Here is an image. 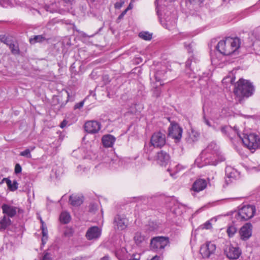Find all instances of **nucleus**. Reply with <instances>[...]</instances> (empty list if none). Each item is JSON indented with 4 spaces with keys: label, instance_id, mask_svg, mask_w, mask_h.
Returning <instances> with one entry per match:
<instances>
[{
    "label": "nucleus",
    "instance_id": "55",
    "mask_svg": "<svg viewBox=\"0 0 260 260\" xmlns=\"http://www.w3.org/2000/svg\"><path fill=\"white\" fill-rule=\"evenodd\" d=\"M127 11H128L126 9H125L121 14H123V15L124 16L126 14Z\"/></svg>",
    "mask_w": 260,
    "mask_h": 260
},
{
    "label": "nucleus",
    "instance_id": "52",
    "mask_svg": "<svg viewBox=\"0 0 260 260\" xmlns=\"http://www.w3.org/2000/svg\"><path fill=\"white\" fill-rule=\"evenodd\" d=\"M100 260H109V257L108 256H105L102 257Z\"/></svg>",
    "mask_w": 260,
    "mask_h": 260
},
{
    "label": "nucleus",
    "instance_id": "6",
    "mask_svg": "<svg viewBox=\"0 0 260 260\" xmlns=\"http://www.w3.org/2000/svg\"><path fill=\"white\" fill-rule=\"evenodd\" d=\"M166 143V135L161 132H157L154 133L151 137L150 147L153 146L161 148L165 145Z\"/></svg>",
    "mask_w": 260,
    "mask_h": 260
},
{
    "label": "nucleus",
    "instance_id": "33",
    "mask_svg": "<svg viewBox=\"0 0 260 260\" xmlns=\"http://www.w3.org/2000/svg\"><path fill=\"white\" fill-rule=\"evenodd\" d=\"M165 0H156L155 1V5L156 6V13L158 16L160 15V12L161 11L160 5H165L164 2Z\"/></svg>",
    "mask_w": 260,
    "mask_h": 260
},
{
    "label": "nucleus",
    "instance_id": "31",
    "mask_svg": "<svg viewBox=\"0 0 260 260\" xmlns=\"http://www.w3.org/2000/svg\"><path fill=\"white\" fill-rule=\"evenodd\" d=\"M0 41L6 44L7 46H9L10 45V43H12L13 41L9 36H7L5 35H1Z\"/></svg>",
    "mask_w": 260,
    "mask_h": 260
},
{
    "label": "nucleus",
    "instance_id": "23",
    "mask_svg": "<svg viewBox=\"0 0 260 260\" xmlns=\"http://www.w3.org/2000/svg\"><path fill=\"white\" fill-rule=\"evenodd\" d=\"M69 201L73 206H79L83 202V197L77 195H71L70 196Z\"/></svg>",
    "mask_w": 260,
    "mask_h": 260
},
{
    "label": "nucleus",
    "instance_id": "62",
    "mask_svg": "<svg viewBox=\"0 0 260 260\" xmlns=\"http://www.w3.org/2000/svg\"><path fill=\"white\" fill-rule=\"evenodd\" d=\"M67 93H68V96H69V93L68 92H67Z\"/></svg>",
    "mask_w": 260,
    "mask_h": 260
},
{
    "label": "nucleus",
    "instance_id": "16",
    "mask_svg": "<svg viewBox=\"0 0 260 260\" xmlns=\"http://www.w3.org/2000/svg\"><path fill=\"white\" fill-rule=\"evenodd\" d=\"M221 153V152H220L218 146L216 143L211 142L202 151L201 156H207L208 154L217 155V153Z\"/></svg>",
    "mask_w": 260,
    "mask_h": 260
},
{
    "label": "nucleus",
    "instance_id": "60",
    "mask_svg": "<svg viewBox=\"0 0 260 260\" xmlns=\"http://www.w3.org/2000/svg\"><path fill=\"white\" fill-rule=\"evenodd\" d=\"M0 5H2V1L0 0Z\"/></svg>",
    "mask_w": 260,
    "mask_h": 260
},
{
    "label": "nucleus",
    "instance_id": "43",
    "mask_svg": "<svg viewBox=\"0 0 260 260\" xmlns=\"http://www.w3.org/2000/svg\"><path fill=\"white\" fill-rule=\"evenodd\" d=\"M203 229H210L212 228V224L210 221H207L203 225Z\"/></svg>",
    "mask_w": 260,
    "mask_h": 260
},
{
    "label": "nucleus",
    "instance_id": "22",
    "mask_svg": "<svg viewBox=\"0 0 260 260\" xmlns=\"http://www.w3.org/2000/svg\"><path fill=\"white\" fill-rule=\"evenodd\" d=\"M200 133L197 131L191 129L188 133V137L186 138V141L188 144H192L198 141L200 138Z\"/></svg>",
    "mask_w": 260,
    "mask_h": 260
},
{
    "label": "nucleus",
    "instance_id": "29",
    "mask_svg": "<svg viewBox=\"0 0 260 260\" xmlns=\"http://www.w3.org/2000/svg\"><path fill=\"white\" fill-rule=\"evenodd\" d=\"M46 40V38L42 35L35 36L34 38L29 39V42L30 44H35L39 42L41 43Z\"/></svg>",
    "mask_w": 260,
    "mask_h": 260
},
{
    "label": "nucleus",
    "instance_id": "21",
    "mask_svg": "<svg viewBox=\"0 0 260 260\" xmlns=\"http://www.w3.org/2000/svg\"><path fill=\"white\" fill-rule=\"evenodd\" d=\"M115 138L111 135H105L102 137V143L106 147H111L115 141Z\"/></svg>",
    "mask_w": 260,
    "mask_h": 260
},
{
    "label": "nucleus",
    "instance_id": "58",
    "mask_svg": "<svg viewBox=\"0 0 260 260\" xmlns=\"http://www.w3.org/2000/svg\"><path fill=\"white\" fill-rule=\"evenodd\" d=\"M230 1V0H223V1H224V2H229V1Z\"/></svg>",
    "mask_w": 260,
    "mask_h": 260
},
{
    "label": "nucleus",
    "instance_id": "20",
    "mask_svg": "<svg viewBox=\"0 0 260 260\" xmlns=\"http://www.w3.org/2000/svg\"><path fill=\"white\" fill-rule=\"evenodd\" d=\"M164 22H162V20L161 19L162 24L167 29H170L171 26H175L176 24V20L174 17L170 16H166L164 17Z\"/></svg>",
    "mask_w": 260,
    "mask_h": 260
},
{
    "label": "nucleus",
    "instance_id": "10",
    "mask_svg": "<svg viewBox=\"0 0 260 260\" xmlns=\"http://www.w3.org/2000/svg\"><path fill=\"white\" fill-rule=\"evenodd\" d=\"M216 248L215 244L208 242L201 247L200 253L203 258H208L211 255L214 253Z\"/></svg>",
    "mask_w": 260,
    "mask_h": 260
},
{
    "label": "nucleus",
    "instance_id": "39",
    "mask_svg": "<svg viewBox=\"0 0 260 260\" xmlns=\"http://www.w3.org/2000/svg\"><path fill=\"white\" fill-rule=\"evenodd\" d=\"M164 73L161 72V71H157L155 74V75H154V77H155V79L156 80V81H160L161 80V75Z\"/></svg>",
    "mask_w": 260,
    "mask_h": 260
},
{
    "label": "nucleus",
    "instance_id": "13",
    "mask_svg": "<svg viewBox=\"0 0 260 260\" xmlns=\"http://www.w3.org/2000/svg\"><path fill=\"white\" fill-rule=\"evenodd\" d=\"M101 128V124L95 120L86 122L84 124L85 131L89 134H96Z\"/></svg>",
    "mask_w": 260,
    "mask_h": 260
},
{
    "label": "nucleus",
    "instance_id": "18",
    "mask_svg": "<svg viewBox=\"0 0 260 260\" xmlns=\"http://www.w3.org/2000/svg\"><path fill=\"white\" fill-rule=\"evenodd\" d=\"M170 158L169 154L163 150H161L157 153V160L161 166H166L168 164L170 161Z\"/></svg>",
    "mask_w": 260,
    "mask_h": 260
},
{
    "label": "nucleus",
    "instance_id": "11",
    "mask_svg": "<svg viewBox=\"0 0 260 260\" xmlns=\"http://www.w3.org/2000/svg\"><path fill=\"white\" fill-rule=\"evenodd\" d=\"M102 230L97 226H91L87 230L85 237L88 240L98 239L101 236Z\"/></svg>",
    "mask_w": 260,
    "mask_h": 260
},
{
    "label": "nucleus",
    "instance_id": "48",
    "mask_svg": "<svg viewBox=\"0 0 260 260\" xmlns=\"http://www.w3.org/2000/svg\"><path fill=\"white\" fill-rule=\"evenodd\" d=\"M96 207H95L94 205H92L90 206L89 211L90 212H94V210H96Z\"/></svg>",
    "mask_w": 260,
    "mask_h": 260
},
{
    "label": "nucleus",
    "instance_id": "54",
    "mask_svg": "<svg viewBox=\"0 0 260 260\" xmlns=\"http://www.w3.org/2000/svg\"><path fill=\"white\" fill-rule=\"evenodd\" d=\"M132 9V4H130L126 9L127 11H128V10H129Z\"/></svg>",
    "mask_w": 260,
    "mask_h": 260
},
{
    "label": "nucleus",
    "instance_id": "27",
    "mask_svg": "<svg viewBox=\"0 0 260 260\" xmlns=\"http://www.w3.org/2000/svg\"><path fill=\"white\" fill-rule=\"evenodd\" d=\"M59 219L61 222L67 224L70 222L71 216L69 213L63 212L60 214Z\"/></svg>",
    "mask_w": 260,
    "mask_h": 260
},
{
    "label": "nucleus",
    "instance_id": "24",
    "mask_svg": "<svg viewBox=\"0 0 260 260\" xmlns=\"http://www.w3.org/2000/svg\"><path fill=\"white\" fill-rule=\"evenodd\" d=\"M11 223L10 219L7 216L4 215L0 221V230H6Z\"/></svg>",
    "mask_w": 260,
    "mask_h": 260
},
{
    "label": "nucleus",
    "instance_id": "53",
    "mask_svg": "<svg viewBox=\"0 0 260 260\" xmlns=\"http://www.w3.org/2000/svg\"><path fill=\"white\" fill-rule=\"evenodd\" d=\"M205 122L206 123V124L209 126H210V122L209 121V120H207L205 118Z\"/></svg>",
    "mask_w": 260,
    "mask_h": 260
},
{
    "label": "nucleus",
    "instance_id": "38",
    "mask_svg": "<svg viewBox=\"0 0 260 260\" xmlns=\"http://www.w3.org/2000/svg\"><path fill=\"white\" fill-rule=\"evenodd\" d=\"M41 260H52L51 254L47 251H45Z\"/></svg>",
    "mask_w": 260,
    "mask_h": 260
},
{
    "label": "nucleus",
    "instance_id": "59",
    "mask_svg": "<svg viewBox=\"0 0 260 260\" xmlns=\"http://www.w3.org/2000/svg\"><path fill=\"white\" fill-rule=\"evenodd\" d=\"M34 148H35V147H32L31 149V150H33Z\"/></svg>",
    "mask_w": 260,
    "mask_h": 260
},
{
    "label": "nucleus",
    "instance_id": "34",
    "mask_svg": "<svg viewBox=\"0 0 260 260\" xmlns=\"http://www.w3.org/2000/svg\"><path fill=\"white\" fill-rule=\"evenodd\" d=\"M41 229H42V233L43 238L42 239V242L43 244H44L46 243V240H47V234H48V231L47 227L45 226H41Z\"/></svg>",
    "mask_w": 260,
    "mask_h": 260
},
{
    "label": "nucleus",
    "instance_id": "25",
    "mask_svg": "<svg viewBox=\"0 0 260 260\" xmlns=\"http://www.w3.org/2000/svg\"><path fill=\"white\" fill-rule=\"evenodd\" d=\"M3 181L6 182L9 189L11 191H14L17 189L18 183H17V181L14 180V181H13V183H12V181L9 179L7 178H4Z\"/></svg>",
    "mask_w": 260,
    "mask_h": 260
},
{
    "label": "nucleus",
    "instance_id": "5",
    "mask_svg": "<svg viewBox=\"0 0 260 260\" xmlns=\"http://www.w3.org/2000/svg\"><path fill=\"white\" fill-rule=\"evenodd\" d=\"M169 242L168 237L163 236L155 237L151 239L150 247L153 251L158 252L163 250Z\"/></svg>",
    "mask_w": 260,
    "mask_h": 260
},
{
    "label": "nucleus",
    "instance_id": "19",
    "mask_svg": "<svg viewBox=\"0 0 260 260\" xmlns=\"http://www.w3.org/2000/svg\"><path fill=\"white\" fill-rule=\"evenodd\" d=\"M207 186V182L205 180L199 179L196 180L193 183L191 190L198 192L204 190Z\"/></svg>",
    "mask_w": 260,
    "mask_h": 260
},
{
    "label": "nucleus",
    "instance_id": "2",
    "mask_svg": "<svg viewBox=\"0 0 260 260\" xmlns=\"http://www.w3.org/2000/svg\"><path fill=\"white\" fill-rule=\"evenodd\" d=\"M240 39L238 38H226L225 40L220 41L217 46V50L222 54L230 55L236 54L240 46Z\"/></svg>",
    "mask_w": 260,
    "mask_h": 260
},
{
    "label": "nucleus",
    "instance_id": "8",
    "mask_svg": "<svg viewBox=\"0 0 260 260\" xmlns=\"http://www.w3.org/2000/svg\"><path fill=\"white\" fill-rule=\"evenodd\" d=\"M217 155L208 154L201 156L204 158L205 164L206 165L216 166L219 162L224 161L225 160L224 156L221 153H217Z\"/></svg>",
    "mask_w": 260,
    "mask_h": 260
},
{
    "label": "nucleus",
    "instance_id": "26",
    "mask_svg": "<svg viewBox=\"0 0 260 260\" xmlns=\"http://www.w3.org/2000/svg\"><path fill=\"white\" fill-rule=\"evenodd\" d=\"M8 46L13 54L19 55L20 54L19 45L17 42L14 43V42L13 41L12 43H10V45Z\"/></svg>",
    "mask_w": 260,
    "mask_h": 260
},
{
    "label": "nucleus",
    "instance_id": "4",
    "mask_svg": "<svg viewBox=\"0 0 260 260\" xmlns=\"http://www.w3.org/2000/svg\"><path fill=\"white\" fill-rule=\"evenodd\" d=\"M255 211L256 209L254 206H244L236 213L235 217L239 221H246L254 216Z\"/></svg>",
    "mask_w": 260,
    "mask_h": 260
},
{
    "label": "nucleus",
    "instance_id": "44",
    "mask_svg": "<svg viewBox=\"0 0 260 260\" xmlns=\"http://www.w3.org/2000/svg\"><path fill=\"white\" fill-rule=\"evenodd\" d=\"M140 255L137 254H133L128 258V260H139Z\"/></svg>",
    "mask_w": 260,
    "mask_h": 260
},
{
    "label": "nucleus",
    "instance_id": "51",
    "mask_svg": "<svg viewBox=\"0 0 260 260\" xmlns=\"http://www.w3.org/2000/svg\"><path fill=\"white\" fill-rule=\"evenodd\" d=\"M159 257L156 255L155 256H154L152 259L151 260H159Z\"/></svg>",
    "mask_w": 260,
    "mask_h": 260
},
{
    "label": "nucleus",
    "instance_id": "61",
    "mask_svg": "<svg viewBox=\"0 0 260 260\" xmlns=\"http://www.w3.org/2000/svg\"><path fill=\"white\" fill-rule=\"evenodd\" d=\"M145 151H146V146H145Z\"/></svg>",
    "mask_w": 260,
    "mask_h": 260
},
{
    "label": "nucleus",
    "instance_id": "42",
    "mask_svg": "<svg viewBox=\"0 0 260 260\" xmlns=\"http://www.w3.org/2000/svg\"><path fill=\"white\" fill-rule=\"evenodd\" d=\"M123 4H124V2L123 1H120V2H116L114 4V8L115 9H120L122 7Z\"/></svg>",
    "mask_w": 260,
    "mask_h": 260
},
{
    "label": "nucleus",
    "instance_id": "15",
    "mask_svg": "<svg viewBox=\"0 0 260 260\" xmlns=\"http://www.w3.org/2000/svg\"><path fill=\"white\" fill-rule=\"evenodd\" d=\"M2 209L3 213L5 214L6 216L7 215L9 218H12L16 215L19 208L9 204H4L2 206Z\"/></svg>",
    "mask_w": 260,
    "mask_h": 260
},
{
    "label": "nucleus",
    "instance_id": "41",
    "mask_svg": "<svg viewBox=\"0 0 260 260\" xmlns=\"http://www.w3.org/2000/svg\"><path fill=\"white\" fill-rule=\"evenodd\" d=\"M22 168L21 166L19 164H17L15 167V173L17 174L21 173Z\"/></svg>",
    "mask_w": 260,
    "mask_h": 260
},
{
    "label": "nucleus",
    "instance_id": "3",
    "mask_svg": "<svg viewBox=\"0 0 260 260\" xmlns=\"http://www.w3.org/2000/svg\"><path fill=\"white\" fill-rule=\"evenodd\" d=\"M243 144L249 150H255L260 149V137L254 133L242 134L239 135Z\"/></svg>",
    "mask_w": 260,
    "mask_h": 260
},
{
    "label": "nucleus",
    "instance_id": "36",
    "mask_svg": "<svg viewBox=\"0 0 260 260\" xmlns=\"http://www.w3.org/2000/svg\"><path fill=\"white\" fill-rule=\"evenodd\" d=\"M161 92L160 88L156 87L153 90V96L155 98H158L160 96Z\"/></svg>",
    "mask_w": 260,
    "mask_h": 260
},
{
    "label": "nucleus",
    "instance_id": "49",
    "mask_svg": "<svg viewBox=\"0 0 260 260\" xmlns=\"http://www.w3.org/2000/svg\"><path fill=\"white\" fill-rule=\"evenodd\" d=\"M56 22V21L55 20H51L50 21H49L48 22V26H49V25H53L55 24V23Z\"/></svg>",
    "mask_w": 260,
    "mask_h": 260
},
{
    "label": "nucleus",
    "instance_id": "57",
    "mask_svg": "<svg viewBox=\"0 0 260 260\" xmlns=\"http://www.w3.org/2000/svg\"><path fill=\"white\" fill-rule=\"evenodd\" d=\"M91 2L93 3L95 2H98L99 0H90Z\"/></svg>",
    "mask_w": 260,
    "mask_h": 260
},
{
    "label": "nucleus",
    "instance_id": "37",
    "mask_svg": "<svg viewBox=\"0 0 260 260\" xmlns=\"http://www.w3.org/2000/svg\"><path fill=\"white\" fill-rule=\"evenodd\" d=\"M20 155L25 156L28 158L31 157L30 150L29 149H26L24 151L21 152L20 153Z\"/></svg>",
    "mask_w": 260,
    "mask_h": 260
},
{
    "label": "nucleus",
    "instance_id": "1",
    "mask_svg": "<svg viewBox=\"0 0 260 260\" xmlns=\"http://www.w3.org/2000/svg\"><path fill=\"white\" fill-rule=\"evenodd\" d=\"M255 89L252 83L243 79H240L234 88L237 103L242 104L244 98H248L253 94Z\"/></svg>",
    "mask_w": 260,
    "mask_h": 260
},
{
    "label": "nucleus",
    "instance_id": "56",
    "mask_svg": "<svg viewBox=\"0 0 260 260\" xmlns=\"http://www.w3.org/2000/svg\"><path fill=\"white\" fill-rule=\"evenodd\" d=\"M41 222L42 223V226H45L44 222L42 220H41Z\"/></svg>",
    "mask_w": 260,
    "mask_h": 260
},
{
    "label": "nucleus",
    "instance_id": "40",
    "mask_svg": "<svg viewBox=\"0 0 260 260\" xmlns=\"http://www.w3.org/2000/svg\"><path fill=\"white\" fill-rule=\"evenodd\" d=\"M84 101H82L78 103H76L74 106V109H80L82 108L84 105Z\"/></svg>",
    "mask_w": 260,
    "mask_h": 260
},
{
    "label": "nucleus",
    "instance_id": "45",
    "mask_svg": "<svg viewBox=\"0 0 260 260\" xmlns=\"http://www.w3.org/2000/svg\"><path fill=\"white\" fill-rule=\"evenodd\" d=\"M226 176L229 178H234L235 177V172H230L228 173V171L226 170Z\"/></svg>",
    "mask_w": 260,
    "mask_h": 260
},
{
    "label": "nucleus",
    "instance_id": "50",
    "mask_svg": "<svg viewBox=\"0 0 260 260\" xmlns=\"http://www.w3.org/2000/svg\"><path fill=\"white\" fill-rule=\"evenodd\" d=\"M123 17L124 16L123 15V14H120L117 18V20H121L122 19H123Z\"/></svg>",
    "mask_w": 260,
    "mask_h": 260
},
{
    "label": "nucleus",
    "instance_id": "30",
    "mask_svg": "<svg viewBox=\"0 0 260 260\" xmlns=\"http://www.w3.org/2000/svg\"><path fill=\"white\" fill-rule=\"evenodd\" d=\"M237 232V229L235 225H230L228 227L226 233L229 237H233Z\"/></svg>",
    "mask_w": 260,
    "mask_h": 260
},
{
    "label": "nucleus",
    "instance_id": "14",
    "mask_svg": "<svg viewBox=\"0 0 260 260\" xmlns=\"http://www.w3.org/2000/svg\"><path fill=\"white\" fill-rule=\"evenodd\" d=\"M241 239L244 241L248 239L252 235V225L250 223H246L242 226L239 231Z\"/></svg>",
    "mask_w": 260,
    "mask_h": 260
},
{
    "label": "nucleus",
    "instance_id": "7",
    "mask_svg": "<svg viewBox=\"0 0 260 260\" xmlns=\"http://www.w3.org/2000/svg\"><path fill=\"white\" fill-rule=\"evenodd\" d=\"M171 124L168 128V136L177 141L181 139L182 134V128L175 121H171L170 118H168Z\"/></svg>",
    "mask_w": 260,
    "mask_h": 260
},
{
    "label": "nucleus",
    "instance_id": "9",
    "mask_svg": "<svg viewBox=\"0 0 260 260\" xmlns=\"http://www.w3.org/2000/svg\"><path fill=\"white\" fill-rule=\"evenodd\" d=\"M224 252L226 256L231 259H238L241 254V251L238 247H234L231 244L226 245Z\"/></svg>",
    "mask_w": 260,
    "mask_h": 260
},
{
    "label": "nucleus",
    "instance_id": "46",
    "mask_svg": "<svg viewBox=\"0 0 260 260\" xmlns=\"http://www.w3.org/2000/svg\"><path fill=\"white\" fill-rule=\"evenodd\" d=\"M74 0H61V2L66 5H71Z\"/></svg>",
    "mask_w": 260,
    "mask_h": 260
},
{
    "label": "nucleus",
    "instance_id": "12",
    "mask_svg": "<svg viewBox=\"0 0 260 260\" xmlns=\"http://www.w3.org/2000/svg\"><path fill=\"white\" fill-rule=\"evenodd\" d=\"M114 229L122 231L125 230L128 225V219L124 216L117 215L113 221Z\"/></svg>",
    "mask_w": 260,
    "mask_h": 260
},
{
    "label": "nucleus",
    "instance_id": "47",
    "mask_svg": "<svg viewBox=\"0 0 260 260\" xmlns=\"http://www.w3.org/2000/svg\"><path fill=\"white\" fill-rule=\"evenodd\" d=\"M68 121L64 119L60 124V127L62 128H64L68 124Z\"/></svg>",
    "mask_w": 260,
    "mask_h": 260
},
{
    "label": "nucleus",
    "instance_id": "17",
    "mask_svg": "<svg viewBox=\"0 0 260 260\" xmlns=\"http://www.w3.org/2000/svg\"><path fill=\"white\" fill-rule=\"evenodd\" d=\"M221 131L223 134L226 135L230 139L234 138L236 135L238 136L239 135L238 129L236 127H234L233 128L231 126H224L221 127Z\"/></svg>",
    "mask_w": 260,
    "mask_h": 260
},
{
    "label": "nucleus",
    "instance_id": "32",
    "mask_svg": "<svg viewBox=\"0 0 260 260\" xmlns=\"http://www.w3.org/2000/svg\"><path fill=\"white\" fill-rule=\"evenodd\" d=\"M139 36L141 39L146 41L150 40L152 39V34L147 31H142L140 32Z\"/></svg>",
    "mask_w": 260,
    "mask_h": 260
},
{
    "label": "nucleus",
    "instance_id": "35",
    "mask_svg": "<svg viewBox=\"0 0 260 260\" xmlns=\"http://www.w3.org/2000/svg\"><path fill=\"white\" fill-rule=\"evenodd\" d=\"M193 59V57H191L189 58L186 61V63H185L186 68L187 69H188L190 70L191 71H193L194 70V69H195L194 66L191 67V63H192Z\"/></svg>",
    "mask_w": 260,
    "mask_h": 260
},
{
    "label": "nucleus",
    "instance_id": "28",
    "mask_svg": "<svg viewBox=\"0 0 260 260\" xmlns=\"http://www.w3.org/2000/svg\"><path fill=\"white\" fill-rule=\"evenodd\" d=\"M145 236L142 235L140 232L136 233L134 238L137 245H141L145 241Z\"/></svg>",
    "mask_w": 260,
    "mask_h": 260
}]
</instances>
